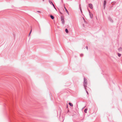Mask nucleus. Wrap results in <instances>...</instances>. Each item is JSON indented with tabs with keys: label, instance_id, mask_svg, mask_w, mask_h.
Wrapping results in <instances>:
<instances>
[{
	"label": "nucleus",
	"instance_id": "obj_2",
	"mask_svg": "<svg viewBox=\"0 0 122 122\" xmlns=\"http://www.w3.org/2000/svg\"><path fill=\"white\" fill-rule=\"evenodd\" d=\"M61 21H62V23L64 24L65 23V20H64V16H61Z\"/></svg>",
	"mask_w": 122,
	"mask_h": 122
},
{
	"label": "nucleus",
	"instance_id": "obj_14",
	"mask_svg": "<svg viewBox=\"0 0 122 122\" xmlns=\"http://www.w3.org/2000/svg\"><path fill=\"white\" fill-rule=\"evenodd\" d=\"M49 3L51 4L53 3L51 1H50V0H49Z\"/></svg>",
	"mask_w": 122,
	"mask_h": 122
},
{
	"label": "nucleus",
	"instance_id": "obj_17",
	"mask_svg": "<svg viewBox=\"0 0 122 122\" xmlns=\"http://www.w3.org/2000/svg\"><path fill=\"white\" fill-rule=\"evenodd\" d=\"M86 49L87 50H88V46H86Z\"/></svg>",
	"mask_w": 122,
	"mask_h": 122
},
{
	"label": "nucleus",
	"instance_id": "obj_8",
	"mask_svg": "<svg viewBox=\"0 0 122 122\" xmlns=\"http://www.w3.org/2000/svg\"><path fill=\"white\" fill-rule=\"evenodd\" d=\"M50 17L52 19H54V17L52 15H50Z\"/></svg>",
	"mask_w": 122,
	"mask_h": 122
},
{
	"label": "nucleus",
	"instance_id": "obj_25",
	"mask_svg": "<svg viewBox=\"0 0 122 122\" xmlns=\"http://www.w3.org/2000/svg\"><path fill=\"white\" fill-rule=\"evenodd\" d=\"M43 1H44V0H42Z\"/></svg>",
	"mask_w": 122,
	"mask_h": 122
},
{
	"label": "nucleus",
	"instance_id": "obj_19",
	"mask_svg": "<svg viewBox=\"0 0 122 122\" xmlns=\"http://www.w3.org/2000/svg\"><path fill=\"white\" fill-rule=\"evenodd\" d=\"M32 30V29H31V30L30 31V33H29V35H30V33H31V32Z\"/></svg>",
	"mask_w": 122,
	"mask_h": 122
},
{
	"label": "nucleus",
	"instance_id": "obj_5",
	"mask_svg": "<svg viewBox=\"0 0 122 122\" xmlns=\"http://www.w3.org/2000/svg\"><path fill=\"white\" fill-rule=\"evenodd\" d=\"M108 20L111 22H113V20L110 17H108Z\"/></svg>",
	"mask_w": 122,
	"mask_h": 122
},
{
	"label": "nucleus",
	"instance_id": "obj_21",
	"mask_svg": "<svg viewBox=\"0 0 122 122\" xmlns=\"http://www.w3.org/2000/svg\"><path fill=\"white\" fill-rule=\"evenodd\" d=\"M80 10H81V11L82 12L81 9V8L80 7Z\"/></svg>",
	"mask_w": 122,
	"mask_h": 122
},
{
	"label": "nucleus",
	"instance_id": "obj_4",
	"mask_svg": "<svg viewBox=\"0 0 122 122\" xmlns=\"http://www.w3.org/2000/svg\"><path fill=\"white\" fill-rule=\"evenodd\" d=\"M89 7L91 9H92L93 8L92 5L91 4H89Z\"/></svg>",
	"mask_w": 122,
	"mask_h": 122
},
{
	"label": "nucleus",
	"instance_id": "obj_3",
	"mask_svg": "<svg viewBox=\"0 0 122 122\" xmlns=\"http://www.w3.org/2000/svg\"><path fill=\"white\" fill-rule=\"evenodd\" d=\"M106 4V0H104V1L103 3V7L104 9H105Z\"/></svg>",
	"mask_w": 122,
	"mask_h": 122
},
{
	"label": "nucleus",
	"instance_id": "obj_12",
	"mask_svg": "<svg viewBox=\"0 0 122 122\" xmlns=\"http://www.w3.org/2000/svg\"><path fill=\"white\" fill-rule=\"evenodd\" d=\"M85 89V90L86 92L87 93V94L88 95V91H87V90L86 89H86Z\"/></svg>",
	"mask_w": 122,
	"mask_h": 122
},
{
	"label": "nucleus",
	"instance_id": "obj_6",
	"mask_svg": "<svg viewBox=\"0 0 122 122\" xmlns=\"http://www.w3.org/2000/svg\"><path fill=\"white\" fill-rule=\"evenodd\" d=\"M64 8L65 9V10H66V12L69 15V12H68V10H67L66 9V8L65 6H64Z\"/></svg>",
	"mask_w": 122,
	"mask_h": 122
},
{
	"label": "nucleus",
	"instance_id": "obj_20",
	"mask_svg": "<svg viewBox=\"0 0 122 122\" xmlns=\"http://www.w3.org/2000/svg\"><path fill=\"white\" fill-rule=\"evenodd\" d=\"M59 12H60V14L61 15H62V13L60 11H59Z\"/></svg>",
	"mask_w": 122,
	"mask_h": 122
},
{
	"label": "nucleus",
	"instance_id": "obj_7",
	"mask_svg": "<svg viewBox=\"0 0 122 122\" xmlns=\"http://www.w3.org/2000/svg\"><path fill=\"white\" fill-rule=\"evenodd\" d=\"M69 104L70 106L71 107H73V104L69 102Z\"/></svg>",
	"mask_w": 122,
	"mask_h": 122
},
{
	"label": "nucleus",
	"instance_id": "obj_1",
	"mask_svg": "<svg viewBox=\"0 0 122 122\" xmlns=\"http://www.w3.org/2000/svg\"><path fill=\"white\" fill-rule=\"evenodd\" d=\"M87 84V79L85 78H84L83 85L84 89H86V88Z\"/></svg>",
	"mask_w": 122,
	"mask_h": 122
},
{
	"label": "nucleus",
	"instance_id": "obj_9",
	"mask_svg": "<svg viewBox=\"0 0 122 122\" xmlns=\"http://www.w3.org/2000/svg\"><path fill=\"white\" fill-rule=\"evenodd\" d=\"M87 108L85 109L84 110V112L85 113H86L87 112Z\"/></svg>",
	"mask_w": 122,
	"mask_h": 122
},
{
	"label": "nucleus",
	"instance_id": "obj_16",
	"mask_svg": "<svg viewBox=\"0 0 122 122\" xmlns=\"http://www.w3.org/2000/svg\"><path fill=\"white\" fill-rule=\"evenodd\" d=\"M52 4V5L56 9V8L55 6L54 5L53 3Z\"/></svg>",
	"mask_w": 122,
	"mask_h": 122
},
{
	"label": "nucleus",
	"instance_id": "obj_11",
	"mask_svg": "<svg viewBox=\"0 0 122 122\" xmlns=\"http://www.w3.org/2000/svg\"><path fill=\"white\" fill-rule=\"evenodd\" d=\"M117 54H118V56L119 57H120L121 56V54L119 53H117Z\"/></svg>",
	"mask_w": 122,
	"mask_h": 122
},
{
	"label": "nucleus",
	"instance_id": "obj_13",
	"mask_svg": "<svg viewBox=\"0 0 122 122\" xmlns=\"http://www.w3.org/2000/svg\"><path fill=\"white\" fill-rule=\"evenodd\" d=\"M89 14H90V17H91V18H92V17H91V14H90V10H89Z\"/></svg>",
	"mask_w": 122,
	"mask_h": 122
},
{
	"label": "nucleus",
	"instance_id": "obj_18",
	"mask_svg": "<svg viewBox=\"0 0 122 122\" xmlns=\"http://www.w3.org/2000/svg\"><path fill=\"white\" fill-rule=\"evenodd\" d=\"M83 19L84 20V22L86 23V21L85 20V19H84V18H83Z\"/></svg>",
	"mask_w": 122,
	"mask_h": 122
},
{
	"label": "nucleus",
	"instance_id": "obj_24",
	"mask_svg": "<svg viewBox=\"0 0 122 122\" xmlns=\"http://www.w3.org/2000/svg\"><path fill=\"white\" fill-rule=\"evenodd\" d=\"M67 107H68V106H67Z\"/></svg>",
	"mask_w": 122,
	"mask_h": 122
},
{
	"label": "nucleus",
	"instance_id": "obj_10",
	"mask_svg": "<svg viewBox=\"0 0 122 122\" xmlns=\"http://www.w3.org/2000/svg\"><path fill=\"white\" fill-rule=\"evenodd\" d=\"M65 31L67 33H68V30L67 29H65Z\"/></svg>",
	"mask_w": 122,
	"mask_h": 122
},
{
	"label": "nucleus",
	"instance_id": "obj_23",
	"mask_svg": "<svg viewBox=\"0 0 122 122\" xmlns=\"http://www.w3.org/2000/svg\"><path fill=\"white\" fill-rule=\"evenodd\" d=\"M69 112V110H68V112Z\"/></svg>",
	"mask_w": 122,
	"mask_h": 122
},
{
	"label": "nucleus",
	"instance_id": "obj_22",
	"mask_svg": "<svg viewBox=\"0 0 122 122\" xmlns=\"http://www.w3.org/2000/svg\"><path fill=\"white\" fill-rule=\"evenodd\" d=\"M37 12H40V11H37Z\"/></svg>",
	"mask_w": 122,
	"mask_h": 122
},
{
	"label": "nucleus",
	"instance_id": "obj_15",
	"mask_svg": "<svg viewBox=\"0 0 122 122\" xmlns=\"http://www.w3.org/2000/svg\"><path fill=\"white\" fill-rule=\"evenodd\" d=\"M80 56L81 57H83V54H81L80 55Z\"/></svg>",
	"mask_w": 122,
	"mask_h": 122
}]
</instances>
